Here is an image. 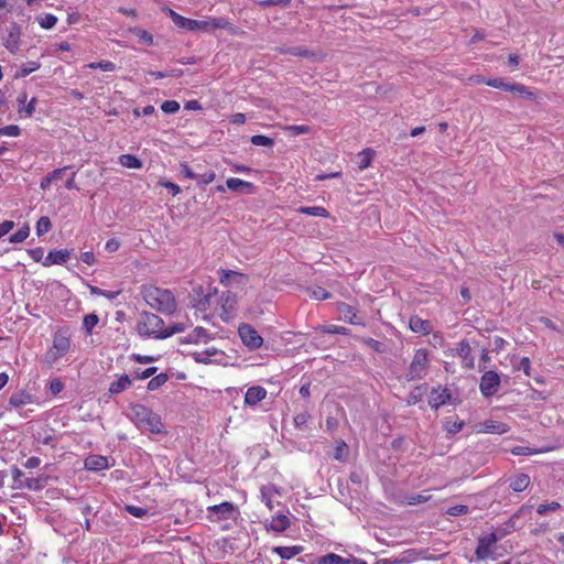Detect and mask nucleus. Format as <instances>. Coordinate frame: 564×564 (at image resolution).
I'll use <instances>...</instances> for the list:
<instances>
[{
  "label": "nucleus",
  "mask_w": 564,
  "mask_h": 564,
  "mask_svg": "<svg viewBox=\"0 0 564 564\" xmlns=\"http://www.w3.org/2000/svg\"><path fill=\"white\" fill-rule=\"evenodd\" d=\"M165 11L173 23L180 29L194 31V28L197 26V20L185 18L170 8H166Z\"/></svg>",
  "instance_id": "nucleus-11"
},
{
  "label": "nucleus",
  "mask_w": 564,
  "mask_h": 564,
  "mask_svg": "<svg viewBox=\"0 0 564 564\" xmlns=\"http://www.w3.org/2000/svg\"><path fill=\"white\" fill-rule=\"evenodd\" d=\"M193 292L199 297L195 300V306L200 311H205L210 302V294H203V286H197L193 289Z\"/></svg>",
  "instance_id": "nucleus-31"
},
{
  "label": "nucleus",
  "mask_w": 564,
  "mask_h": 564,
  "mask_svg": "<svg viewBox=\"0 0 564 564\" xmlns=\"http://www.w3.org/2000/svg\"><path fill=\"white\" fill-rule=\"evenodd\" d=\"M260 492L262 502H264L269 510H272L274 508L273 496L278 494L275 487L273 485L262 486Z\"/></svg>",
  "instance_id": "nucleus-29"
},
{
  "label": "nucleus",
  "mask_w": 564,
  "mask_h": 564,
  "mask_svg": "<svg viewBox=\"0 0 564 564\" xmlns=\"http://www.w3.org/2000/svg\"><path fill=\"white\" fill-rule=\"evenodd\" d=\"M41 67L39 62L30 61L22 65L21 69L17 74V77H25L31 73L37 70Z\"/></svg>",
  "instance_id": "nucleus-42"
},
{
  "label": "nucleus",
  "mask_w": 564,
  "mask_h": 564,
  "mask_svg": "<svg viewBox=\"0 0 564 564\" xmlns=\"http://www.w3.org/2000/svg\"><path fill=\"white\" fill-rule=\"evenodd\" d=\"M310 416L311 415L306 411L297 413L293 419L295 427L299 430H304L306 427Z\"/></svg>",
  "instance_id": "nucleus-48"
},
{
  "label": "nucleus",
  "mask_w": 564,
  "mask_h": 564,
  "mask_svg": "<svg viewBox=\"0 0 564 564\" xmlns=\"http://www.w3.org/2000/svg\"><path fill=\"white\" fill-rule=\"evenodd\" d=\"M251 143L257 147H273L274 139L263 134H254L250 139Z\"/></svg>",
  "instance_id": "nucleus-43"
},
{
  "label": "nucleus",
  "mask_w": 564,
  "mask_h": 564,
  "mask_svg": "<svg viewBox=\"0 0 564 564\" xmlns=\"http://www.w3.org/2000/svg\"><path fill=\"white\" fill-rule=\"evenodd\" d=\"M484 432L491 434H505L509 431V427L498 421L488 420L482 423Z\"/></svg>",
  "instance_id": "nucleus-27"
},
{
  "label": "nucleus",
  "mask_w": 564,
  "mask_h": 564,
  "mask_svg": "<svg viewBox=\"0 0 564 564\" xmlns=\"http://www.w3.org/2000/svg\"><path fill=\"white\" fill-rule=\"evenodd\" d=\"M468 511H469L468 506L456 505V506L449 507L446 510V514L452 516V517H458V516L467 514Z\"/></svg>",
  "instance_id": "nucleus-55"
},
{
  "label": "nucleus",
  "mask_w": 564,
  "mask_h": 564,
  "mask_svg": "<svg viewBox=\"0 0 564 564\" xmlns=\"http://www.w3.org/2000/svg\"><path fill=\"white\" fill-rule=\"evenodd\" d=\"M322 332L326 334H335V335H348L349 329L344 326H337V325H328L323 326Z\"/></svg>",
  "instance_id": "nucleus-54"
},
{
  "label": "nucleus",
  "mask_w": 564,
  "mask_h": 564,
  "mask_svg": "<svg viewBox=\"0 0 564 564\" xmlns=\"http://www.w3.org/2000/svg\"><path fill=\"white\" fill-rule=\"evenodd\" d=\"M477 83L478 84L482 83L492 88H497V89H501L503 91H510L512 94H517L520 97L528 99V100H533L536 98L535 93L530 90L529 87H527L525 85L519 84V83L507 82L501 77L487 78V79L482 77V78L478 79Z\"/></svg>",
  "instance_id": "nucleus-3"
},
{
  "label": "nucleus",
  "mask_w": 564,
  "mask_h": 564,
  "mask_svg": "<svg viewBox=\"0 0 564 564\" xmlns=\"http://www.w3.org/2000/svg\"><path fill=\"white\" fill-rule=\"evenodd\" d=\"M39 23L43 29L50 30L55 26L57 18L54 14L46 13L39 19Z\"/></svg>",
  "instance_id": "nucleus-46"
},
{
  "label": "nucleus",
  "mask_w": 564,
  "mask_h": 564,
  "mask_svg": "<svg viewBox=\"0 0 564 564\" xmlns=\"http://www.w3.org/2000/svg\"><path fill=\"white\" fill-rule=\"evenodd\" d=\"M130 419L139 430L153 434H166L161 416L143 404L130 406Z\"/></svg>",
  "instance_id": "nucleus-2"
},
{
  "label": "nucleus",
  "mask_w": 564,
  "mask_h": 564,
  "mask_svg": "<svg viewBox=\"0 0 564 564\" xmlns=\"http://www.w3.org/2000/svg\"><path fill=\"white\" fill-rule=\"evenodd\" d=\"M283 130L288 133L290 137H295L299 134H306L312 131V128L307 124H291L285 126Z\"/></svg>",
  "instance_id": "nucleus-34"
},
{
  "label": "nucleus",
  "mask_w": 564,
  "mask_h": 564,
  "mask_svg": "<svg viewBox=\"0 0 564 564\" xmlns=\"http://www.w3.org/2000/svg\"><path fill=\"white\" fill-rule=\"evenodd\" d=\"M220 273V283L223 284H229V280L230 279H242L243 278V274L237 272V271H232V270H220L219 271Z\"/></svg>",
  "instance_id": "nucleus-47"
},
{
  "label": "nucleus",
  "mask_w": 564,
  "mask_h": 564,
  "mask_svg": "<svg viewBox=\"0 0 564 564\" xmlns=\"http://www.w3.org/2000/svg\"><path fill=\"white\" fill-rule=\"evenodd\" d=\"M85 468L91 471H99L109 467L108 459L101 455H89L85 459Z\"/></svg>",
  "instance_id": "nucleus-14"
},
{
  "label": "nucleus",
  "mask_w": 564,
  "mask_h": 564,
  "mask_svg": "<svg viewBox=\"0 0 564 564\" xmlns=\"http://www.w3.org/2000/svg\"><path fill=\"white\" fill-rule=\"evenodd\" d=\"M212 30H231V23L226 18L210 19Z\"/></svg>",
  "instance_id": "nucleus-52"
},
{
  "label": "nucleus",
  "mask_w": 564,
  "mask_h": 564,
  "mask_svg": "<svg viewBox=\"0 0 564 564\" xmlns=\"http://www.w3.org/2000/svg\"><path fill=\"white\" fill-rule=\"evenodd\" d=\"M52 229L51 219L47 216H42L36 223V235L39 237L45 235Z\"/></svg>",
  "instance_id": "nucleus-39"
},
{
  "label": "nucleus",
  "mask_w": 564,
  "mask_h": 564,
  "mask_svg": "<svg viewBox=\"0 0 564 564\" xmlns=\"http://www.w3.org/2000/svg\"><path fill=\"white\" fill-rule=\"evenodd\" d=\"M226 185L230 191L235 192L251 193L254 188L252 183L236 177L228 178Z\"/></svg>",
  "instance_id": "nucleus-20"
},
{
  "label": "nucleus",
  "mask_w": 564,
  "mask_h": 564,
  "mask_svg": "<svg viewBox=\"0 0 564 564\" xmlns=\"http://www.w3.org/2000/svg\"><path fill=\"white\" fill-rule=\"evenodd\" d=\"M530 481L529 475L520 473L510 480L509 487L516 492H521L528 488Z\"/></svg>",
  "instance_id": "nucleus-22"
},
{
  "label": "nucleus",
  "mask_w": 564,
  "mask_h": 564,
  "mask_svg": "<svg viewBox=\"0 0 564 564\" xmlns=\"http://www.w3.org/2000/svg\"><path fill=\"white\" fill-rule=\"evenodd\" d=\"M288 54L299 57H311L313 53L303 46H291L288 47Z\"/></svg>",
  "instance_id": "nucleus-49"
},
{
  "label": "nucleus",
  "mask_w": 564,
  "mask_h": 564,
  "mask_svg": "<svg viewBox=\"0 0 564 564\" xmlns=\"http://www.w3.org/2000/svg\"><path fill=\"white\" fill-rule=\"evenodd\" d=\"M69 257L70 251L68 249L52 250L43 261V265L50 267L52 264H64L67 262Z\"/></svg>",
  "instance_id": "nucleus-12"
},
{
  "label": "nucleus",
  "mask_w": 564,
  "mask_h": 564,
  "mask_svg": "<svg viewBox=\"0 0 564 564\" xmlns=\"http://www.w3.org/2000/svg\"><path fill=\"white\" fill-rule=\"evenodd\" d=\"M267 395V390L261 386L250 387L245 394V403L256 405Z\"/></svg>",
  "instance_id": "nucleus-13"
},
{
  "label": "nucleus",
  "mask_w": 564,
  "mask_h": 564,
  "mask_svg": "<svg viewBox=\"0 0 564 564\" xmlns=\"http://www.w3.org/2000/svg\"><path fill=\"white\" fill-rule=\"evenodd\" d=\"M64 389V383L59 378L51 380L48 390L53 395H57Z\"/></svg>",
  "instance_id": "nucleus-61"
},
{
  "label": "nucleus",
  "mask_w": 564,
  "mask_h": 564,
  "mask_svg": "<svg viewBox=\"0 0 564 564\" xmlns=\"http://www.w3.org/2000/svg\"><path fill=\"white\" fill-rule=\"evenodd\" d=\"M464 425H465L464 421L453 422L448 419H446L444 421V430L451 435H454V434L458 433L459 431H462Z\"/></svg>",
  "instance_id": "nucleus-41"
},
{
  "label": "nucleus",
  "mask_w": 564,
  "mask_h": 564,
  "mask_svg": "<svg viewBox=\"0 0 564 564\" xmlns=\"http://www.w3.org/2000/svg\"><path fill=\"white\" fill-rule=\"evenodd\" d=\"M238 334L243 345L247 346L250 350H256L263 344L262 337L249 324H241L238 328Z\"/></svg>",
  "instance_id": "nucleus-8"
},
{
  "label": "nucleus",
  "mask_w": 564,
  "mask_h": 564,
  "mask_svg": "<svg viewBox=\"0 0 564 564\" xmlns=\"http://www.w3.org/2000/svg\"><path fill=\"white\" fill-rule=\"evenodd\" d=\"M169 380V376L164 372L159 373L158 376H154L149 382H148V390L154 391L161 388L166 381Z\"/></svg>",
  "instance_id": "nucleus-40"
},
{
  "label": "nucleus",
  "mask_w": 564,
  "mask_h": 564,
  "mask_svg": "<svg viewBox=\"0 0 564 564\" xmlns=\"http://www.w3.org/2000/svg\"><path fill=\"white\" fill-rule=\"evenodd\" d=\"M130 32L135 35L140 42L145 43L147 45H153V35L148 32L147 30H143L141 28H132L130 29Z\"/></svg>",
  "instance_id": "nucleus-35"
},
{
  "label": "nucleus",
  "mask_w": 564,
  "mask_h": 564,
  "mask_svg": "<svg viewBox=\"0 0 564 564\" xmlns=\"http://www.w3.org/2000/svg\"><path fill=\"white\" fill-rule=\"evenodd\" d=\"M126 510L135 518H143L145 514H148V509L133 505H127Z\"/></svg>",
  "instance_id": "nucleus-60"
},
{
  "label": "nucleus",
  "mask_w": 564,
  "mask_h": 564,
  "mask_svg": "<svg viewBox=\"0 0 564 564\" xmlns=\"http://www.w3.org/2000/svg\"><path fill=\"white\" fill-rule=\"evenodd\" d=\"M32 402V395L25 390H20L11 394L9 404L13 408H21Z\"/></svg>",
  "instance_id": "nucleus-21"
},
{
  "label": "nucleus",
  "mask_w": 564,
  "mask_h": 564,
  "mask_svg": "<svg viewBox=\"0 0 564 564\" xmlns=\"http://www.w3.org/2000/svg\"><path fill=\"white\" fill-rule=\"evenodd\" d=\"M119 162L129 169H141L142 161L133 154H122L119 158Z\"/></svg>",
  "instance_id": "nucleus-33"
},
{
  "label": "nucleus",
  "mask_w": 564,
  "mask_h": 564,
  "mask_svg": "<svg viewBox=\"0 0 564 564\" xmlns=\"http://www.w3.org/2000/svg\"><path fill=\"white\" fill-rule=\"evenodd\" d=\"M361 341L366 346H368L369 348L375 350L376 352L383 354L386 351L384 344L379 341V340H377V339H373L371 337H366V338H362Z\"/></svg>",
  "instance_id": "nucleus-45"
},
{
  "label": "nucleus",
  "mask_w": 564,
  "mask_h": 564,
  "mask_svg": "<svg viewBox=\"0 0 564 564\" xmlns=\"http://www.w3.org/2000/svg\"><path fill=\"white\" fill-rule=\"evenodd\" d=\"M197 177L198 178H195V181H197V183L199 185H203V184L207 185L215 180L216 173L213 170H209V171L205 172L204 174H197Z\"/></svg>",
  "instance_id": "nucleus-57"
},
{
  "label": "nucleus",
  "mask_w": 564,
  "mask_h": 564,
  "mask_svg": "<svg viewBox=\"0 0 564 564\" xmlns=\"http://www.w3.org/2000/svg\"><path fill=\"white\" fill-rule=\"evenodd\" d=\"M99 323V317L95 313H90L84 316L83 328L87 334H91L94 327Z\"/></svg>",
  "instance_id": "nucleus-37"
},
{
  "label": "nucleus",
  "mask_w": 564,
  "mask_h": 564,
  "mask_svg": "<svg viewBox=\"0 0 564 564\" xmlns=\"http://www.w3.org/2000/svg\"><path fill=\"white\" fill-rule=\"evenodd\" d=\"M21 134V129L17 124H10L3 128H0V137L9 135V137H18Z\"/></svg>",
  "instance_id": "nucleus-59"
},
{
  "label": "nucleus",
  "mask_w": 564,
  "mask_h": 564,
  "mask_svg": "<svg viewBox=\"0 0 564 564\" xmlns=\"http://www.w3.org/2000/svg\"><path fill=\"white\" fill-rule=\"evenodd\" d=\"M561 508V505L556 501H552L550 503H542L538 507L536 512L541 516L547 513L549 511H556Z\"/></svg>",
  "instance_id": "nucleus-58"
},
{
  "label": "nucleus",
  "mask_w": 564,
  "mask_h": 564,
  "mask_svg": "<svg viewBox=\"0 0 564 564\" xmlns=\"http://www.w3.org/2000/svg\"><path fill=\"white\" fill-rule=\"evenodd\" d=\"M344 557L336 553H328L318 558L317 564H343Z\"/></svg>",
  "instance_id": "nucleus-44"
},
{
  "label": "nucleus",
  "mask_w": 564,
  "mask_h": 564,
  "mask_svg": "<svg viewBox=\"0 0 564 564\" xmlns=\"http://www.w3.org/2000/svg\"><path fill=\"white\" fill-rule=\"evenodd\" d=\"M500 375L495 370H486L480 378L479 390L484 398L495 395L500 386Z\"/></svg>",
  "instance_id": "nucleus-7"
},
{
  "label": "nucleus",
  "mask_w": 564,
  "mask_h": 564,
  "mask_svg": "<svg viewBox=\"0 0 564 564\" xmlns=\"http://www.w3.org/2000/svg\"><path fill=\"white\" fill-rule=\"evenodd\" d=\"M62 355H58V351L53 349L52 347L44 354L43 361L52 367L59 358H62Z\"/></svg>",
  "instance_id": "nucleus-50"
},
{
  "label": "nucleus",
  "mask_w": 564,
  "mask_h": 564,
  "mask_svg": "<svg viewBox=\"0 0 564 564\" xmlns=\"http://www.w3.org/2000/svg\"><path fill=\"white\" fill-rule=\"evenodd\" d=\"M47 481V477L40 476L36 478H24L23 481L17 485V488L22 489L26 488L30 490H41L45 487Z\"/></svg>",
  "instance_id": "nucleus-18"
},
{
  "label": "nucleus",
  "mask_w": 564,
  "mask_h": 564,
  "mask_svg": "<svg viewBox=\"0 0 564 564\" xmlns=\"http://www.w3.org/2000/svg\"><path fill=\"white\" fill-rule=\"evenodd\" d=\"M297 213L308 215L312 217L328 218L329 212L322 206H301L297 208Z\"/></svg>",
  "instance_id": "nucleus-26"
},
{
  "label": "nucleus",
  "mask_w": 564,
  "mask_h": 564,
  "mask_svg": "<svg viewBox=\"0 0 564 564\" xmlns=\"http://www.w3.org/2000/svg\"><path fill=\"white\" fill-rule=\"evenodd\" d=\"M511 453L517 456H530L536 452L528 446H516L511 449Z\"/></svg>",
  "instance_id": "nucleus-63"
},
{
  "label": "nucleus",
  "mask_w": 564,
  "mask_h": 564,
  "mask_svg": "<svg viewBox=\"0 0 564 564\" xmlns=\"http://www.w3.org/2000/svg\"><path fill=\"white\" fill-rule=\"evenodd\" d=\"M21 36V26L13 23L10 28L9 34L6 39V47L11 52L15 53L19 48V42Z\"/></svg>",
  "instance_id": "nucleus-16"
},
{
  "label": "nucleus",
  "mask_w": 564,
  "mask_h": 564,
  "mask_svg": "<svg viewBox=\"0 0 564 564\" xmlns=\"http://www.w3.org/2000/svg\"><path fill=\"white\" fill-rule=\"evenodd\" d=\"M208 337L209 336H208L207 329L202 326H197L186 337L182 338L181 343L197 344L202 338H208Z\"/></svg>",
  "instance_id": "nucleus-28"
},
{
  "label": "nucleus",
  "mask_w": 564,
  "mask_h": 564,
  "mask_svg": "<svg viewBox=\"0 0 564 564\" xmlns=\"http://www.w3.org/2000/svg\"><path fill=\"white\" fill-rule=\"evenodd\" d=\"M373 155H375V151L371 150V149H366L364 151H361L358 156H359V162H358V166L360 170H365L367 169L372 159H373Z\"/></svg>",
  "instance_id": "nucleus-36"
},
{
  "label": "nucleus",
  "mask_w": 564,
  "mask_h": 564,
  "mask_svg": "<svg viewBox=\"0 0 564 564\" xmlns=\"http://www.w3.org/2000/svg\"><path fill=\"white\" fill-rule=\"evenodd\" d=\"M304 551V546L302 545H292V546H274L272 552L278 554L283 560H290Z\"/></svg>",
  "instance_id": "nucleus-17"
},
{
  "label": "nucleus",
  "mask_w": 564,
  "mask_h": 564,
  "mask_svg": "<svg viewBox=\"0 0 564 564\" xmlns=\"http://www.w3.org/2000/svg\"><path fill=\"white\" fill-rule=\"evenodd\" d=\"M89 68L96 69L100 68L104 72H112L116 69L115 63L110 61H100V62H94L88 65Z\"/></svg>",
  "instance_id": "nucleus-53"
},
{
  "label": "nucleus",
  "mask_w": 564,
  "mask_h": 564,
  "mask_svg": "<svg viewBox=\"0 0 564 564\" xmlns=\"http://www.w3.org/2000/svg\"><path fill=\"white\" fill-rule=\"evenodd\" d=\"M180 172L187 178H191V180L198 178L197 173L193 172V170L189 167V165L186 162H183L180 164Z\"/></svg>",
  "instance_id": "nucleus-64"
},
{
  "label": "nucleus",
  "mask_w": 564,
  "mask_h": 564,
  "mask_svg": "<svg viewBox=\"0 0 564 564\" xmlns=\"http://www.w3.org/2000/svg\"><path fill=\"white\" fill-rule=\"evenodd\" d=\"M161 109L167 115H173L180 110V104L176 100H165L162 102Z\"/></svg>",
  "instance_id": "nucleus-51"
},
{
  "label": "nucleus",
  "mask_w": 564,
  "mask_h": 564,
  "mask_svg": "<svg viewBox=\"0 0 564 564\" xmlns=\"http://www.w3.org/2000/svg\"><path fill=\"white\" fill-rule=\"evenodd\" d=\"M427 392V384L422 383L414 387L406 397V404L414 405L420 402L423 395Z\"/></svg>",
  "instance_id": "nucleus-25"
},
{
  "label": "nucleus",
  "mask_w": 564,
  "mask_h": 564,
  "mask_svg": "<svg viewBox=\"0 0 564 564\" xmlns=\"http://www.w3.org/2000/svg\"><path fill=\"white\" fill-rule=\"evenodd\" d=\"M409 327L413 333H420L423 335H429L432 332L431 322L422 319L416 315L410 317Z\"/></svg>",
  "instance_id": "nucleus-15"
},
{
  "label": "nucleus",
  "mask_w": 564,
  "mask_h": 564,
  "mask_svg": "<svg viewBox=\"0 0 564 564\" xmlns=\"http://www.w3.org/2000/svg\"><path fill=\"white\" fill-rule=\"evenodd\" d=\"M30 235L29 225H24L18 231L10 236L9 241L12 243L23 242Z\"/></svg>",
  "instance_id": "nucleus-38"
},
{
  "label": "nucleus",
  "mask_w": 564,
  "mask_h": 564,
  "mask_svg": "<svg viewBox=\"0 0 564 564\" xmlns=\"http://www.w3.org/2000/svg\"><path fill=\"white\" fill-rule=\"evenodd\" d=\"M432 397L429 399V404L432 409L438 410L446 403H451L457 405L462 402L458 398H453V394L449 389L442 388L441 384L437 387H433L431 390Z\"/></svg>",
  "instance_id": "nucleus-6"
},
{
  "label": "nucleus",
  "mask_w": 564,
  "mask_h": 564,
  "mask_svg": "<svg viewBox=\"0 0 564 564\" xmlns=\"http://www.w3.org/2000/svg\"><path fill=\"white\" fill-rule=\"evenodd\" d=\"M131 386V379L128 375L123 373L118 380L110 383L109 393L118 394Z\"/></svg>",
  "instance_id": "nucleus-24"
},
{
  "label": "nucleus",
  "mask_w": 564,
  "mask_h": 564,
  "mask_svg": "<svg viewBox=\"0 0 564 564\" xmlns=\"http://www.w3.org/2000/svg\"><path fill=\"white\" fill-rule=\"evenodd\" d=\"M186 329L185 324L183 323H173L164 330H161L158 335H155V339H166L174 334L183 333Z\"/></svg>",
  "instance_id": "nucleus-30"
},
{
  "label": "nucleus",
  "mask_w": 564,
  "mask_h": 564,
  "mask_svg": "<svg viewBox=\"0 0 564 564\" xmlns=\"http://www.w3.org/2000/svg\"><path fill=\"white\" fill-rule=\"evenodd\" d=\"M308 292L311 293V296L316 300H327L332 297V294L326 291L324 288L316 286L314 289H310Z\"/></svg>",
  "instance_id": "nucleus-56"
},
{
  "label": "nucleus",
  "mask_w": 564,
  "mask_h": 564,
  "mask_svg": "<svg viewBox=\"0 0 564 564\" xmlns=\"http://www.w3.org/2000/svg\"><path fill=\"white\" fill-rule=\"evenodd\" d=\"M163 326L164 321L159 315L151 312H143L135 329L141 337L155 338V335L165 329Z\"/></svg>",
  "instance_id": "nucleus-5"
},
{
  "label": "nucleus",
  "mask_w": 564,
  "mask_h": 564,
  "mask_svg": "<svg viewBox=\"0 0 564 564\" xmlns=\"http://www.w3.org/2000/svg\"><path fill=\"white\" fill-rule=\"evenodd\" d=\"M290 525V519L285 514H279L275 518H272L271 522L265 528L267 530L281 533L284 532Z\"/></svg>",
  "instance_id": "nucleus-19"
},
{
  "label": "nucleus",
  "mask_w": 564,
  "mask_h": 564,
  "mask_svg": "<svg viewBox=\"0 0 564 564\" xmlns=\"http://www.w3.org/2000/svg\"><path fill=\"white\" fill-rule=\"evenodd\" d=\"M291 3V0H263L259 2V6L262 8H269V7H288Z\"/></svg>",
  "instance_id": "nucleus-62"
},
{
  "label": "nucleus",
  "mask_w": 564,
  "mask_h": 564,
  "mask_svg": "<svg viewBox=\"0 0 564 564\" xmlns=\"http://www.w3.org/2000/svg\"><path fill=\"white\" fill-rule=\"evenodd\" d=\"M141 293L147 304L162 314L173 315L177 310L176 299L171 290L143 285Z\"/></svg>",
  "instance_id": "nucleus-1"
},
{
  "label": "nucleus",
  "mask_w": 564,
  "mask_h": 564,
  "mask_svg": "<svg viewBox=\"0 0 564 564\" xmlns=\"http://www.w3.org/2000/svg\"><path fill=\"white\" fill-rule=\"evenodd\" d=\"M237 507L229 501L221 502L219 505H214L208 507V518L212 521H220V520H228L232 517V513Z\"/></svg>",
  "instance_id": "nucleus-9"
},
{
  "label": "nucleus",
  "mask_w": 564,
  "mask_h": 564,
  "mask_svg": "<svg viewBox=\"0 0 564 564\" xmlns=\"http://www.w3.org/2000/svg\"><path fill=\"white\" fill-rule=\"evenodd\" d=\"M457 354L463 360L466 362V367L471 369L474 368L475 359L471 355L470 345L466 340H462L457 348Z\"/></svg>",
  "instance_id": "nucleus-23"
},
{
  "label": "nucleus",
  "mask_w": 564,
  "mask_h": 564,
  "mask_svg": "<svg viewBox=\"0 0 564 564\" xmlns=\"http://www.w3.org/2000/svg\"><path fill=\"white\" fill-rule=\"evenodd\" d=\"M52 348L58 351V355L65 356L70 349V334L68 328H58L53 335Z\"/></svg>",
  "instance_id": "nucleus-10"
},
{
  "label": "nucleus",
  "mask_w": 564,
  "mask_h": 564,
  "mask_svg": "<svg viewBox=\"0 0 564 564\" xmlns=\"http://www.w3.org/2000/svg\"><path fill=\"white\" fill-rule=\"evenodd\" d=\"M430 362L431 359L427 349L420 348L415 350L413 359L409 366L408 372L405 373V379L408 381H414L424 378L427 373Z\"/></svg>",
  "instance_id": "nucleus-4"
},
{
  "label": "nucleus",
  "mask_w": 564,
  "mask_h": 564,
  "mask_svg": "<svg viewBox=\"0 0 564 564\" xmlns=\"http://www.w3.org/2000/svg\"><path fill=\"white\" fill-rule=\"evenodd\" d=\"M491 546L485 542L481 538L478 539V544L475 550V556L477 560H486L491 555Z\"/></svg>",
  "instance_id": "nucleus-32"
}]
</instances>
